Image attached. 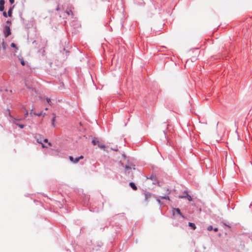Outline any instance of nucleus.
Returning a JSON list of instances; mask_svg holds the SVG:
<instances>
[{
	"label": "nucleus",
	"instance_id": "24",
	"mask_svg": "<svg viewBox=\"0 0 252 252\" xmlns=\"http://www.w3.org/2000/svg\"><path fill=\"white\" fill-rule=\"evenodd\" d=\"M34 114L35 115H36V116H40L42 115V113H34Z\"/></svg>",
	"mask_w": 252,
	"mask_h": 252
},
{
	"label": "nucleus",
	"instance_id": "18",
	"mask_svg": "<svg viewBox=\"0 0 252 252\" xmlns=\"http://www.w3.org/2000/svg\"><path fill=\"white\" fill-rule=\"evenodd\" d=\"M175 210L178 214L182 216V214H181V211L179 208L175 209Z\"/></svg>",
	"mask_w": 252,
	"mask_h": 252
},
{
	"label": "nucleus",
	"instance_id": "27",
	"mask_svg": "<svg viewBox=\"0 0 252 252\" xmlns=\"http://www.w3.org/2000/svg\"><path fill=\"white\" fill-rule=\"evenodd\" d=\"M214 230L215 231V232H217L218 231V228L216 227L214 229Z\"/></svg>",
	"mask_w": 252,
	"mask_h": 252
},
{
	"label": "nucleus",
	"instance_id": "15",
	"mask_svg": "<svg viewBox=\"0 0 252 252\" xmlns=\"http://www.w3.org/2000/svg\"><path fill=\"white\" fill-rule=\"evenodd\" d=\"M19 60L20 61V63H21V64L23 65H25V63L24 59L23 58H19Z\"/></svg>",
	"mask_w": 252,
	"mask_h": 252
},
{
	"label": "nucleus",
	"instance_id": "32",
	"mask_svg": "<svg viewBox=\"0 0 252 252\" xmlns=\"http://www.w3.org/2000/svg\"><path fill=\"white\" fill-rule=\"evenodd\" d=\"M157 201H158L159 203H160V201L159 199H157Z\"/></svg>",
	"mask_w": 252,
	"mask_h": 252
},
{
	"label": "nucleus",
	"instance_id": "16",
	"mask_svg": "<svg viewBox=\"0 0 252 252\" xmlns=\"http://www.w3.org/2000/svg\"><path fill=\"white\" fill-rule=\"evenodd\" d=\"M12 8H10L9 10H8V15L9 17H11L12 16Z\"/></svg>",
	"mask_w": 252,
	"mask_h": 252
},
{
	"label": "nucleus",
	"instance_id": "1",
	"mask_svg": "<svg viewBox=\"0 0 252 252\" xmlns=\"http://www.w3.org/2000/svg\"><path fill=\"white\" fill-rule=\"evenodd\" d=\"M162 191L164 192V193H162V195H160V197L163 199L169 200V198L167 196V195L170 193L169 189L167 188H164L163 189Z\"/></svg>",
	"mask_w": 252,
	"mask_h": 252
},
{
	"label": "nucleus",
	"instance_id": "25",
	"mask_svg": "<svg viewBox=\"0 0 252 252\" xmlns=\"http://www.w3.org/2000/svg\"><path fill=\"white\" fill-rule=\"evenodd\" d=\"M37 141L38 143L42 144V141L41 139H39L38 138H37Z\"/></svg>",
	"mask_w": 252,
	"mask_h": 252
},
{
	"label": "nucleus",
	"instance_id": "5",
	"mask_svg": "<svg viewBox=\"0 0 252 252\" xmlns=\"http://www.w3.org/2000/svg\"><path fill=\"white\" fill-rule=\"evenodd\" d=\"M145 200L147 201H150L151 199H154V197L150 193H146L145 194Z\"/></svg>",
	"mask_w": 252,
	"mask_h": 252
},
{
	"label": "nucleus",
	"instance_id": "6",
	"mask_svg": "<svg viewBox=\"0 0 252 252\" xmlns=\"http://www.w3.org/2000/svg\"><path fill=\"white\" fill-rule=\"evenodd\" d=\"M185 195H183V196H181L180 195L179 196V198H186L187 197L189 201H191L192 200V198L190 196H189L187 192H185Z\"/></svg>",
	"mask_w": 252,
	"mask_h": 252
},
{
	"label": "nucleus",
	"instance_id": "23",
	"mask_svg": "<svg viewBox=\"0 0 252 252\" xmlns=\"http://www.w3.org/2000/svg\"><path fill=\"white\" fill-rule=\"evenodd\" d=\"M3 15L5 17H7V13H6V12L5 11H4L3 12Z\"/></svg>",
	"mask_w": 252,
	"mask_h": 252
},
{
	"label": "nucleus",
	"instance_id": "3",
	"mask_svg": "<svg viewBox=\"0 0 252 252\" xmlns=\"http://www.w3.org/2000/svg\"><path fill=\"white\" fill-rule=\"evenodd\" d=\"M3 33L5 37H7L11 34V30L9 26H5L4 27Z\"/></svg>",
	"mask_w": 252,
	"mask_h": 252
},
{
	"label": "nucleus",
	"instance_id": "13",
	"mask_svg": "<svg viewBox=\"0 0 252 252\" xmlns=\"http://www.w3.org/2000/svg\"><path fill=\"white\" fill-rule=\"evenodd\" d=\"M1 45H2V49L3 50H5L6 48V47H7V44L4 41V40L2 41V44H1Z\"/></svg>",
	"mask_w": 252,
	"mask_h": 252
},
{
	"label": "nucleus",
	"instance_id": "10",
	"mask_svg": "<svg viewBox=\"0 0 252 252\" xmlns=\"http://www.w3.org/2000/svg\"><path fill=\"white\" fill-rule=\"evenodd\" d=\"M65 12L66 13V14L68 15H73L72 11L70 9H69V8L67 9L65 11Z\"/></svg>",
	"mask_w": 252,
	"mask_h": 252
},
{
	"label": "nucleus",
	"instance_id": "21",
	"mask_svg": "<svg viewBox=\"0 0 252 252\" xmlns=\"http://www.w3.org/2000/svg\"><path fill=\"white\" fill-rule=\"evenodd\" d=\"M213 229V227L212 225H210L207 227V230L208 231H211Z\"/></svg>",
	"mask_w": 252,
	"mask_h": 252
},
{
	"label": "nucleus",
	"instance_id": "19",
	"mask_svg": "<svg viewBox=\"0 0 252 252\" xmlns=\"http://www.w3.org/2000/svg\"><path fill=\"white\" fill-rule=\"evenodd\" d=\"M15 124L17 125V126H18L21 128H23L25 126L24 125H19L18 124H17L16 123H14Z\"/></svg>",
	"mask_w": 252,
	"mask_h": 252
},
{
	"label": "nucleus",
	"instance_id": "28",
	"mask_svg": "<svg viewBox=\"0 0 252 252\" xmlns=\"http://www.w3.org/2000/svg\"><path fill=\"white\" fill-rule=\"evenodd\" d=\"M46 100H47V101L48 103L50 102V98H47Z\"/></svg>",
	"mask_w": 252,
	"mask_h": 252
},
{
	"label": "nucleus",
	"instance_id": "17",
	"mask_svg": "<svg viewBox=\"0 0 252 252\" xmlns=\"http://www.w3.org/2000/svg\"><path fill=\"white\" fill-rule=\"evenodd\" d=\"M11 46L12 47L16 49V51H17V50H18V48H17V47L16 46V44H15V43H12L11 44Z\"/></svg>",
	"mask_w": 252,
	"mask_h": 252
},
{
	"label": "nucleus",
	"instance_id": "29",
	"mask_svg": "<svg viewBox=\"0 0 252 252\" xmlns=\"http://www.w3.org/2000/svg\"><path fill=\"white\" fill-rule=\"evenodd\" d=\"M44 142H48V139H45L44 140Z\"/></svg>",
	"mask_w": 252,
	"mask_h": 252
},
{
	"label": "nucleus",
	"instance_id": "12",
	"mask_svg": "<svg viewBox=\"0 0 252 252\" xmlns=\"http://www.w3.org/2000/svg\"><path fill=\"white\" fill-rule=\"evenodd\" d=\"M125 169L126 170L128 169H133V170H134L135 169L134 165H132L131 166H129V165H126Z\"/></svg>",
	"mask_w": 252,
	"mask_h": 252
},
{
	"label": "nucleus",
	"instance_id": "31",
	"mask_svg": "<svg viewBox=\"0 0 252 252\" xmlns=\"http://www.w3.org/2000/svg\"><path fill=\"white\" fill-rule=\"evenodd\" d=\"M28 115V111H26V113H25V115L27 116Z\"/></svg>",
	"mask_w": 252,
	"mask_h": 252
},
{
	"label": "nucleus",
	"instance_id": "26",
	"mask_svg": "<svg viewBox=\"0 0 252 252\" xmlns=\"http://www.w3.org/2000/svg\"><path fill=\"white\" fill-rule=\"evenodd\" d=\"M9 0V2L11 4H12L14 3V0Z\"/></svg>",
	"mask_w": 252,
	"mask_h": 252
},
{
	"label": "nucleus",
	"instance_id": "2",
	"mask_svg": "<svg viewBox=\"0 0 252 252\" xmlns=\"http://www.w3.org/2000/svg\"><path fill=\"white\" fill-rule=\"evenodd\" d=\"M225 162L226 165H228L229 166H233L235 165V163L230 156L227 157L226 156Z\"/></svg>",
	"mask_w": 252,
	"mask_h": 252
},
{
	"label": "nucleus",
	"instance_id": "4",
	"mask_svg": "<svg viewBox=\"0 0 252 252\" xmlns=\"http://www.w3.org/2000/svg\"><path fill=\"white\" fill-rule=\"evenodd\" d=\"M84 158L83 156H81L79 157L76 158H75V160H73V158L72 156H69V158L70 160L75 163H77L79 162L80 159H83Z\"/></svg>",
	"mask_w": 252,
	"mask_h": 252
},
{
	"label": "nucleus",
	"instance_id": "30",
	"mask_svg": "<svg viewBox=\"0 0 252 252\" xmlns=\"http://www.w3.org/2000/svg\"><path fill=\"white\" fill-rule=\"evenodd\" d=\"M6 23L10 24L11 22L10 21L8 20V21H6Z\"/></svg>",
	"mask_w": 252,
	"mask_h": 252
},
{
	"label": "nucleus",
	"instance_id": "9",
	"mask_svg": "<svg viewBox=\"0 0 252 252\" xmlns=\"http://www.w3.org/2000/svg\"><path fill=\"white\" fill-rule=\"evenodd\" d=\"M189 225L190 227L193 230H195L196 229V226L194 223L189 222Z\"/></svg>",
	"mask_w": 252,
	"mask_h": 252
},
{
	"label": "nucleus",
	"instance_id": "14",
	"mask_svg": "<svg viewBox=\"0 0 252 252\" xmlns=\"http://www.w3.org/2000/svg\"><path fill=\"white\" fill-rule=\"evenodd\" d=\"M98 146L100 148H101V149H103L104 150L105 148V145H103V144H101V143H100V142L98 143Z\"/></svg>",
	"mask_w": 252,
	"mask_h": 252
},
{
	"label": "nucleus",
	"instance_id": "22",
	"mask_svg": "<svg viewBox=\"0 0 252 252\" xmlns=\"http://www.w3.org/2000/svg\"><path fill=\"white\" fill-rule=\"evenodd\" d=\"M4 9V6L3 5H0V11H2Z\"/></svg>",
	"mask_w": 252,
	"mask_h": 252
},
{
	"label": "nucleus",
	"instance_id": "7",
	"mask_svg": "<svg viewBox=\"0 0 252 252\" xmlns=\"http://www.w3.org/2000/svg\"><path fill=\"white\" fill-rule=\"evenodd\" d=\"M92 143L94 145H97L98 144V143H99V142L98 141V139L96 138H94L93 139L92 141Z\"/></svg>",
	"mask_w": 252,
	"mask_h": 252
},
{
	"label": "nucleus",
	"instance_id": "8",
	"mask_svg": "<svg viewBox=\"0 0 252 252\" xmlns=\"http://www.w3.org/2000/svg\"><path fill=\"white\" fill-rule=\"evenodd\" d=\"M129 186L131 187V188L136 190H137V187L135 186V185L134 184V183H132V182H131L129 183Z\"/></svg>",
	"mask_w": 252,
	"mask_h": 252
},
{
	"label": "nucleus",
	"instance_id": "20",
	"mask_svg": "<svg viewBox=\"0 0 252 252\" xmlns=\"http://www.w3.org/2000/svg\"><path fill=\"white\" fill-rule=\"evenodd\" d=\"M5 1L4 0H0V5H4Z\"/></svg>",
	"mask_w": 252,
	"mask_h": 252
},
{
	"label": "nucleus",
	"instance_id": "11",
	"mask_svg": "<svg viewBox=\"0 0 252 252\" xmlns=\"http://www.w3.org/2000/svg\"><path fill=\"white\" fill-rule=\"evenodd\" d=\"M56 121V116H54V117L53 118L52 120V126L54 127H56V124L55 123Z\"/></svg>",
	"mask_w": 252,
	"mask_h": 252
}]
</instances>
